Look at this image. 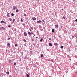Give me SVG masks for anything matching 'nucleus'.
Returning <instances> with one entry per match:
<instances>
[{
  "label": "nucleus",
  "mask_w": 77,
  "mask_h": 77,
  "mask_svg": "<svg viewBox=\"0 0 77 77\" xmlns=\"http://www.w3.org/2000/svg\"><path fill=\"white\" fill-rule=\"evenodd\" d=\"M26 77H29V75L28 74H26Z\"/></svg>",
  "instance_id": "obj_18"
},
{
  "label": "nucleus",
  "mask_w": 77,
  "mask_h": 77,
  "mask_svg": "<svg viewBox=\"0 0 77 77\" xmlns=\"http://www.w3.org/2000/svg\"><path fill=\"white\" fill-rule=\"evenodd\" d=\"M9 20L10 21H12V19L11 18H10L9 19Z\"/></svg>",
  "instance_id": "obj_14"
},
{
  "label": "nucleus",
  "mask_w": 77,
  "mask_h": 77,
  "mask_svg": "<svg viewBox=\"0 0 77 77\" xmlns=\"http://www.w3.org/2000/svg\"><path fill=\"white\" fill-rule=\"evenodd\" d=\"M13 9L14 10H15V9H17V6H14L13 7Z\"/></svg>",
  "instance_id": "obj_1"
},
{
  "label": "nucleus",
  "mask_w": 77,
  "mask_h": 77,
  "mask_svg": "<svg viewBox=\"0 0 77 77\" xmlns=\"http://www.w3.org/2000/svg\"><path fill=\"white\" fill-rule=\"evenodd\" d=\"M11 15H12V16H14V14L12 13L11 14Z\"/></svg>",
  "instance_id": "obj_23"
},
{
  "label": "nucleus",
  "mask_w": 77,
  "mask_h": 77,
  "mask_svg": "<svg viewBox=\"0 0 77 77\" xmlns=\"http://www.w3.org/2000/svg\"><path fill=\"white\" fill-rule=\"evenodd\" d=\"M30 53H33V51H31L30 52Z\"/></svg>",
  "instance_id": "obj_41"
},
{
  "label": "nucleus",
  "mask_w": 77,
  "mask_h": 77,
  "mask_svg": "<svg viewBox=\"0 0 77 77\" xmlns=\"http://www.w3.org/2000/svg\"><path fill=\"white\" fill-rule=\"evenodd\" d=\"M1 23H5V22L4 21H3V20H2V21H1Z\"/></svg>",
  "instance_id": "obj_12"
},
{
  "label": "nucleus",
  "mask_w": 77,
  "mask_h": 77,
  "mask_svg": "<svg viewBox=\"0 0 77 77\" xmlns=\"http://www.w3.org/2000/svg\"><path fill=\"white\" fill-rule=\"evenodd\" d=\"M15 19H13V23H14V21H15Z\"/></svg>",
  "instance_id": "obj_13"
},
{
  "label": "nucleus",
  "mask_w": 77,
  "mask_h": 77,
  "mask_svg": "<svg viewBox=\"0 0 77 77\" xmlns=\"http://www.w3.org/2000/svg\"><path fill=\"white\" fill-rule=\"evenodd\" d=\"M28 35H32V33H31L30 32H28Z\"/></svg>",
  "instance_id": "obj_5"
},
{
  "label": "nucleus",
  "mask_w": 77,
  "mask_h": 77,
  "mask_svg": "<svg viewBox=\"0 0 77 77\" xmlns=\"http://www.w3.org/2000/svg\"><path fill=\"white\" fill-rule=\"evenodd\" d=\"M59 26V25H55V27H58V26Z\"/></svg>",
  "instance_id": "obj_17"
},
{
  "label": "nucleus",
  "mask_w": 77,
  "mask_h": 77,
  "mask_svg": "<svg viewBox=\"0 0 77 77\" xmlns=\"http://www.w3.org/2000/svg\"><path fill=\"white\" fill-rule=\"evenodd\" d=\"M21 21V22H23V19H21L20 20Z\"/></svg>",
  "instance_id": "obj_27"
},
{
  "label": "nucleus",
  "mask_w": 77,
  "mask_h": 77,
  "mask_svg": "<svg viewBox=\"0 0 77 77\" xmlns=\"http://www.w3.org/2000/svg\"><path fill=\"white\" fill-rule=\"evenodd\" d=\"M7 46H10V44L9 43H8L7 44Z\"/></svg>",
  "instance_id": "obj_11"
},
{
  "label": "nucleus",
  "mask_w": 77,
  "mask_h": 77,
  "mask_svg": "<svg viewBox=\"0 0 77 77\" xmlns=\"http://www.w3.org/2000/svg\"><path fill=\"white\" fill-rule=\"evenodd\" d=\"M53 37H54H54H55V36H53Z\"/></svg>",
  "instance_id": "obj_39"
},
{
  "label": "nucleus",
  "mask_w": 77,
  "mask_h": 77,
  "mask_svg": "<svg viewBox=\"0 0 77 77\" xmlns=\"http://www.w3.org/2000/svg\"><path fill=\"white\" fill-rule=\"evenodd\" d=\"M72 38H75V36L74 35H72Z\"/></svg>",
  "instance_id": "obj_22"
},
{
  "label": "nucleus",
  "mask_w": 77,
  "mask_h": 77,
  "mask_svg": "<svg viewBox=\"0 0 77 77\" xmlns=\"http://www.w3.org/2000/svg\"><path fill=\"white\" fill-rule=\"evenodd\" d=\"M62 11H63V9H61Z\"/></svg>",
  "instance_id": "obj_44"
},
{
  "label": "nucleus",
  "mask_w": 77,
  "mask_h": 77,
  "mask_svg": "<svg viewBox=\"0 0 77 77\" xmlns=\"http://www.w3.org/2000/svg\"><path fill=\"white\" fill-rule=\"evenodd\" d=\"M19 10H18L17 9L16 10V12H19Z\"/></svg>",
  "instance_id": "obj_16"
},
{
  "label": "nucleus",
  "mask_w": 77,
  "mask_h": 77,
  "mask_svg": "<svg viewBox=\"0 0 77 77\" xmlns=\"http://www.w3.org/2000/svg\"><path fill=\"white\" fill-rule=\"evenodd\" d=\"M24 36H27V32H24Z\"/></svg>",
  "instance_id": "obj_2"
},
{
  "label": "nucleus",
  "mask_w": 77,
  "mask_h": 77,
  "mask_svg": "<svg viewBox=\"0 0 77 77\" xmlns=\"http://www.w3.org/2000/svg\"><path fill=\"white\" fill-rule=\"evenodd\" d=\"M75 21H77V19L75 20Z\"/></svg>",
  "instance_id": "obj_34"
},
{
  "label": "nucleus",
  "mask_w": 77,
  "mask_h": 77,
  "mask_svg": "<svg viewBox=\"0 0 77 77\" xmlns=\"http://www.w3.org/2000/svg\"><path fill=\"white\" fill-rule=\"evenodd\" d=\"M36 38H38V37H36Z\"/></svg>",
  "instance_id": "obj_43"
},
{
  "label": "nucleus",
  "mask_w": 77,
  "mask_h": 77,
  "mask_svg": "<svg viewBox=\"0 0 77 77\" xmlns=\"http://www.w3.org/2000/svg\"><path fill=\"white\" fill-rule=\"evenodd\" d=\"M0 29H3V27H0Z\"/></svg>",
  "instance_id": "obj_35"
},
{
  "label": "nucleus",
  "mask_w": 77,
  "mask_h": 77,
  "mask_svg": "<svg viewBox=\"0 0 77 77\" xmlns=\"http://www.w3.org/2000/svg\"><path fill=\"white\" fill-rule=\"evenodd\" d=\"M41 57H43V54L41 55Z\"/></svg>",
  "instance_id": "obj_26"
},
{
  "label": "nucleus",
  "mask_w": 77,
  "mask_h": 77,
  "mask_svg": "<svg viewBox=\"0 0 77 77\" xmlns=\"http://www.w3.org/2000/svg\"><path fill=\"white\" fill-rule=\"evenodd\" d=\"M16 65V63H14V65Z\"/></svg>",
  "instance_id": "obj_31"
},
{
  "label": "nucleus",
  "mask_w": 77,
  "mask_h": 77,
  "mask_svg": "<svg viewBox=\"0 0 77 77\" xmlns=\"http://www.w3.org/2000/svg\"><path fill=\"white\" fill-rule=\"evenodd\" d=\"M31 29H32H32H33V28H31Z\"/></svg>",
  "instance_id": "obj_42"
},
{
  "label": "nucleus",
  "mask_w": 77,
  "mask_h": 77,
  "mask_svg": "<svg viewBox=\"0 0 77 77\" xmlns=\"http://www.w3.org/2000/svg\"><path fill=\"white\" fill-rule=\"evenodd\" d=\"M17 45H17V44H16L15 45V47H17Z\"/></svg>",
  "instance_id": "obj_25"
},
{
  "label": "nucleus",
  "mask_w": 77,
  "mask_h": 77,
  "mask_svg": "<svg viewBox=\"0 0 77 77\" xmlns=\"http://www.w3.org/2000/svg\"><path fill=\"white\" fill-rule=\"evenodd\" d=\"M61 48H63V46H61Z\"/></svg>",
  "instance_id": "obj_24"
},
{
  "label": "nucleus",
  "mask_w": 77,
  "mask_h": 77,
  "mask_svg": "<svg viewBox=\"0 0 77 77\" xmlns=\"http://www.w3.org/2000/svg\"><path fill=\"white\" fill-rule=\"evenodd\" d=\"M32 20L33 21H35L36 20V18L35 17H33L32 18Z\"/></svg>",
  "instance_id": "obj_3"
},
{
  "label": "nucleus",
  "mask_w": 77,
  "mask_h": 77,
  "mask_svg": "<svg viewBox=\"0 0 77 77\" xmlns=\"http://www.w3.org/2000/svg\"><path fill=\"white\" fill-rule=\"evenodd\" d=\"M32 41H34V39H32Z\"/></svg>",
  "instance_id": "obj_29"
},
{
  "label": "nucleus",
  "mask_w": 77,
  "mask_h": 77,
  "mask_svg": "<svg viewBox=\"0 0 77 77\" xmlns=\"http://www.w3.org/2000/svg\"><path fill=\"white\" fill-rule=\"evenodd\" d=\"M49 40L50 41H51V38H49Z\"/></svg>",
  "instance_id": "obj_36"
},
{
  "label": "nucleus",
  "mask_w": 77,
  "mask_h": 77,
  "mask_svg": "<svg viewBox=\"0 0 77 77\" xmlns=\"http://www.w3.org/2000/svg\"><path fill=\"white\" fill-rule=\"evenodd\" d=\"M54 45H55L56 46H57V45H58V44H57V43H54Z\"/></svg>",
  "instance_id": "obj_7"
},
{
  "label": "nucleus",
  "mask_w": 77,
  "mask_h": 77,
  "mask_svg": "<svg viewBox=\"0 0 77 77\" xmlns=\"http://www.w3.org/2000/svg\"><path fill=\"white\" fill-rule=\"evenodd\" d=\"M10 39V38H8V40H9Z\"/></svg>",
  "instance_id": "obj_30"
},
{
  "label": "nucleus",
  "mask_w": 77,
  "mask_h": 77,
  "mask_svg": "<svg viewBox=\"0 0 77 77\" xmlns=\"http://www.w3.org/2000/svg\"><path fill=\"white\" fill-rule=\"evenodd\" d=\"M42 22V21L41 20H39V21H37V23H41Z\"/></svg>",
  "instance_id": "obj_4"
},
{
  "label": "nucleus",
  "mask_w": 77,
  "mask_h": 77,
  "mask_svg": "<svg viewBox=\"0 0 77 77\" xmlns=\"http://www.w3.org/2000/svg\"><path fill=\"white\" fill-rule=\"evenodd\" d=\"M6 74L9 75V72H6Z\"/></svg>",
  "instance_id": "obj_21"
},
{
  "label": "nucleus",
  "mask_w": 77,
  "mask_h": 77,
  "mask_svg": "<svg viewBox=\"0 0 77 77\" xmlns=\"http://www.w3.org/2000/svg\"><path fill=\"white\" fill-rule=\"evenodd\" d=\"M31 34H33V33H31Z\"/></svg>",
  "instance_id": "obj_47"
},
{
  "label": "nucleus",
  "mask_w": 77,
  "mask_h": 77,
  "mask_svg": "<svg viewBox=\"0 0 77 77\" xmlns=\"http://www.w3.org/2000/svg\"><path fill=\"white\" fill-rule=\"evenodd\" d=\"M24 25H25V24H23V26H24Z\"/></svg>",
  "instance_id": "obj_40"
},
{
  "label": "nucleus",
  "mask_w": 77,
  "mask_h": 77,
  "mask_svg": "<svg viewBox=\"0 0 77 77\" xmlns=\"http://www.w3.org/2000/svg\"><path fill=\"white\" fill-rule=\"evenodd\" d=\"M52 33H54V29H52Z\"/></svg>",
  "instance_id": "obj_9"
},
{
  "label": "nucleus",
  "mask_w": 77,
  "mask_h": 77,
  "mask_svg": "<svg viewBox=\"0 0 77 77\" xmlns=\"http://www.w3.org/2000/svg\"><path fill=\"white\" fill-rule=\"evenodd\" d=\"M23 41H24V42H25L26 43V42H27V41H26V40H25V39H24L23 40Z\"/></svg>",
  "instance_id": "obj_15"
},
{
  "label": "nucleus",
  "mask_w": 77,
  "mask_h": 77,
  "mask_svg": "<svg viewBox=\"0 0 77 77\" xmlns=\"http://www.w3.org/2000/svg\"><path fill=\"white\" fill-rule=\"evenodd\" d=\"M24 27H26V26H24Z\"/></svg>",
  "instance_id": "obj_46"
},
{
  "label": "nucleus",
  "mask_w": 77,
  "mask_h": 77,
  "mask_svg": "<svg viewBox=\"0 0 77 77\" xmlns=\"http://www.w3.org/2000/svg\"><path fill=\"white\" fill-rule=\"evenodd\" d=\"M42 20V21H43V23H43V24H45V21H44V20Z\"/></svg>",
  "instance_id": "obj_10"
},
{
  "label": "nucleus",
  "mask_w": 77,
  "mask_h": 77,
  "mask_svg": "<svg viewBox=\"0 0 77 77\" xmlns=\"http://www.w3.org/2000/svg\"><path fill=\"white\" fill-rule=\"evenodd\" d=\"M43 40V39H42V38H41V39H40V42H42V41Z\"/></svg>",
  "instance_id": "obj_20"
},
{
  "label": "nucleus",
  "mask_w": 77,
  "mask_h": 77,
  "mask_svg": "<svg viewBox=\"0 0 77 77\" xmlns=\"http://www.w3.org/2000/svg\"><path fill=\"white\" fill-rule=\"evenodd\" d=\"M23 15L24 16H26V14H25V13L23 14Z\"/></svg>",
  "instance_id": "obj_28"
},
{
  "label": "nucleus",
  "mask_w": 77,
  "mask_h": 77,
  "mask_svg": "<svg viewBox=\"0 0 77 77\" xmlns=\"http://www.w3.org/2000/svg\"><path fill=\"white\" fill-rule=\"evenodd\" d=\"M34 36H35V35H34Z\"/></svg>",
  "instance_id": "obj_45"
},
{
  "label": "nucleus",
  "mask_w": 77,
  "mask_h": 77,
  "mask_svg": "<svg viewBox=\"0 0 77 77\" xmlns=\"http://www.w3.org/2000/svg\"><path fill=\"white\" fill-rule=\"evenodd\" d=\"M63 18H64L65 19V17H63Z\"/></svg>",
  "instance_id": "obj_38"
},
{
  "label": "nucleus",
  "mask_w": 77,
  "mask_h": 77,
  "mask_svg": "<svg viewBox=\"0 0 77 77\" xmlns=\"http://www.w3.org/2000/svg\"><path fill=\"white\" fill-rule=\"evenodd\" d=\"M39 28H42V26H41V25L39 26Z\"/></svg>",
  "instance_id": "obj_19"
},
{
  "label": "nucleus",
  "mask_w": 77,
  "mask_h": 77,
  "mask_svg": "<svg viewBox=\"0 0 77 77\" xmlns=\"http://www.w3.org/2000/svg\"><path fill=\"white\" fill-rule=\"evenodd\" d=\"M26 43H25V44L24 45V46H26Z\"/></svg>",
  "instance_id": "obj_32"
},
{
  "label": "nucleus",
  "mask_w": 77,
  "mask_h": 77,
  "mask_svg": "<svg viewBox=\"0 0 77 77\" xmlns=\"http://www.w3.org/2000/svg\"><path fill=\"white\" fill-rule=\"evenodd\" d=\"M49 46H52V44L50 43H49Z\"/></svg>",
  "instance_id": "obj_8"
},
{
  "label": "nucleus",
  "mask_w": 77,
  "mask_h": 77,
  "mask_svg": "<svg viewBox=\"0 0 77 77\" xmlns=\"http://www.w3.org/2000/svg\"><path fill=\"white\" fill-rule=\"evenodd\" d=\"M8 27H11V26H10V25H9V26H8Z\"/></svg>",
  "instance_id": "obj_33"
},
{
  "label": "nucleus",
  "mask_w": 77,
  "mask_h": 77,
  "mask_svg": "<svg viewBox=\"0 0 77 77\" xmlns=\"http://www.w3.org/2000/svg\"><path fill=\"white\" fill-rule=\"evenodd\" d=\"M9 15H10V14H9V13H8L7 15V17H9Z\"/></svg>",
  "instance_id": "obj_6"
},
{
  "label": "nucleus",
  "mask_w": 77,
  "mask_h": 77,
  "mask_svg": "<svg viewBox=\"0 0 77 77\" xmlns=\"http://www.w3.org/2000/svg\"><path fill=\"white\" fill-rule=\"evenodd\" d=\"M51 61V62H53V60H52Z\"/></svg>",
  "instance_id": "obj_37"
}]
</instances>
